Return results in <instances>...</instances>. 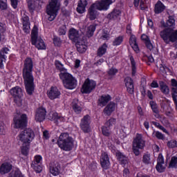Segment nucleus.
I'll return each mask as SVG.
<instances>
[{"label":"nucleus","mask_w":177,"mask_h":177,"mask_svg":"<svg viewBox=\"0 0 177 177\" xmlns=\"http://www.w3.org/2000/svg\"><path fill=\"white\" fill-rule=\"evenodd\" d=\"M160 71H161V73H162V74H167V73H168V71H169V68H168L167 66L160 64Z\"/></svg>","instance_id":"obj_59"},{"label":"nucleus","mask_w":177,"mask_h":177,"mask_svg":"<svg viewBox=\"0 0 177 177\" xmlns=\"http://www.w3.org/2000/svg\"><path fill=\"white\" fill-rule=\"evenodd\" d=\"M149 104H150L153 113H158V109H157V104L155 102L151 101L149 102Z\"/></svg>","instance_id":"obj_54"},{"label":"nucleus","mask_w":177,"mask_h":177,"mask_svg":"<svg viewBox=\"0 0 177 177\" xmlns=\"http://www.w3.org/2000/svg\"><path fill=\"white\" fill-rule=\"evenodd\" d=\"M129 42L133 50H135L136 53H139V46H138V44L136 43V37H135V35H132L130 37Z\"/></svg>","instance_id":"obj_33"},{"label":"nucleus","mask_w":177,"mask_h":177,"mask_svg":"<svg viewBox=\"0 0 177 177\" xmlns=\"http://www.w3.org/2000/svg\"><path fill=\"white\" fill-rule=\"evenodd\" d=\"M8 0H0V9L1 10H5L8 8Z\"/></svg>","instance_id":"obj_51"},{"label":"nucleus","mask_w":177,"mask_h":177,"mask_svg":"<svg viewBox=\"0 0 177 177\" xmlns=\"http://www.w3.org/2000/svg\"><path fill=\"white\" fill-rule=\"evenodd\" d=\"M32 67H34V65L32 64V59L30 57L26 58L24 61V67L23 70L24 78L33 77Z\"/></svg>","instance_id":"obj_10"},{"label":"nucleus","mask_w":177,"mask_h":177,"mask_svg":"<svg viewBox=\"0 0 177 177\" xmlns=\"http://www.w3.org/2000/svg\"><path fill=\"white\" fill-rule=\"evenodd\" d=\"M27 2L30 12H33L34 10H35V1H34V0H27Z\"/></svg>","instance_id":"obj_44"},{"label":"nucleus","mask_w":177,"mask_h":177,"mask_svg":"<svg viewBox=\"0 0 177 177\" xmlns=\"http://www.w3.org/2000/svg\"><path fill=\"white\" fill-rule=\"evenodd\" d=\"M53 44L55 45V46H60L62 44V40H60V38L58 37L54 36Z\"/></svg>","instance_id":"obj_56"},{"label":"nucleus","mask_w":177,"mask_h":177,"mask_svg":"<svg viewBox=\"0 0 177 177\" xmlns=\"http://www.w3.org/2000/svg\"><path fill=\"white\" fill-rule=\"evenodd\" d=\"M152 136L153 138H157V139H164V135L159 131H153Z\"/></svg>","instance_id":"obj_52"},{"label":"nucleus","mask_w":177,"mask_h":177,"mask_svg":"<svg viewBox=\"0 0 177 177\" xmlns=\"http://www.w3.org/2000/svg\"><path fill=\"white\" fill-rule=\"evenodd\" d=\"M91 116L85 115L81 120L80 128L84 132L88 133L91 131Z\"/></svg>","instance_id":"obj_15"},{"label":"nucleus","mask_w":177,"mask_h":177,"mask_svg":"<svg viewBox=\"0 0 177 177\" xmlns=\"http://www.w3.org/2000/svg\"><path fill=\"white\" fill-rule=\"evenodd\" d=\"M130 62L132 70V75H135V74H136V62H135L133 57L130 56Z\"/></svg>","instance_id":"obj_42"},{"label":"nucleus","mask_w":177,"mask_h":177,"mask_svg":"<svg viewBox=\"0 0 177 177\" xmlns=\"http://www.w3.org/2000/svg\"><path fill=\"white\" fill-rule=\"evenodd\" d=\"M122 41H124V37L122 36H119L113 41V45L115 46H118V45H121V44H122Z\"/></svg>","instance_id":"obj_46"},{"label":"nucleus","mask_w":177,"mask_h":177,"mask_svg":"<svg viewBox=\"0 0 177 177\" xmlns=\"http://www.w3.org/2000/svg\"><path fill=\"white\" fill-rule=\"evenodd\" d=\"M111 100V97L109 95H103L98 100V106L100 107H104Z\"/></svg>","instance_id":"obj_28"},{"label":"nucleus","mask_w":177,"mask_h":177,"mask_svg":"<svg viewBox=\"0 0 177 177\" xmlns=\"http://www.w3.org/2000/svg\"><path fill=\"white\" fill-rule=\"evenodd\" d=\"M171 95L173 100L177 106V81L175 79L171 80Z\"/></svg>","instance_id":"obj_20"},{"label":"nucleus","mask_w":177,"mask_h":177,"mask_svg":"<svg viewBox=\"0 0 177 177\" xmlns=\"http://www.w3.org/2000/svg\"><path fill=\"white\" fill-rule=\"evenodd\" d=\"M59 78L62 80L64 84V88L66 89H75L77 88V81L75 77H73L71 74L66 73H62L59 74Z\"/></svg>","instance_id":"obj_5"},{"label":"nucleus","mask_w":177,"mask_h":177,"mask_svg":"<svg viewBox=\"0 0 177 177\" xmlns=\"http://www.w3.org/2000/svg\"><path fill=\"white\" fill-rule=\"evenodd\" d=\"M45 117H46V109L42 107L37 109L35 113V121L37 122H42V121L45 120Z\"/></svg>","instance_id":"obj_17"},{"label":"nucleus","mask_w":177,"mask_h":177,"mask_svg":"<svg viewBox=\"0 0 177 177\" xmlns=\"http://www.w3.org/2000/svg\"><path fill=\"white\" fill-rule=\"evenodd\" d=\"M66 31H67V28L66 27L65 25L59 27V28L58 30V32H59V35H65Z\"/></svg>","instance_id":"obj_53"},{"label":"nucleus","mask_w":177,"mask_h":177,"mask_svg":"<svg viewBox=\"0 0 177 177\" xmlns=\"http://www.w3.org/2000/svg\"><path fill=\"white\" fill-rule=\"evenodd\" d=\"M116 158L120 162L121 165H127L128 164V157L124 155L122 153L118 151L116 152Z\"/></svg>","instance_id":"obj_31"},{"label":"nucleus","mask_w":177,"mask_h":177,"mask_svg":"<svg viewBox=\"0 0 177 177\" xmlns=\"http://www.w3.org/2000/svg\"><path fill=\"white\" fill-rule=\"evenodd\" d=\"M160 89L165 95L169 93V87L163 82H160Z\"/></svg>","instance_id":"obj_37"},{"label":"nucleus","mask_w":177,"mask_h":177,"mask_svg":"<svg viewBox=\"0 0 177 177\" xmlns=\"http://www.w3.org/2000/svg\"><path fill=\"white\" fill-rule=\"evenodd\" d=\"M50 172L52 174V175H54V176H57V175H58L59 173V167L51 166L50 167Z\"/></svg>","instance_id":"obj_48"},{"label":"nucleus","mask_w":177,"mask_h":177,"mask_svg":"<svg viewBox=\"0 0 177 177\" xmlns=\"http://www.w3.org/2000/svg\"><path fill=\"white\" fill-rule=\"evenodd\" d=\"M167 168V164L164 162V156L162 154L160 153L157 160V165L156 166V169L158 172H164Z\"/></svg>","instance_id":"obj_16"},{"label":"nucleus","mask_w":177,"mask_h":177,"mask_svg":"<svg viewBox=\"0 0 177 177\" xmlns=\"http://www.w3.org/2000/svg\"><path fill=\"white\" fill-rule=\"evenodd\" d=\"M62 93L60 90L56 86H52L47 91V96L50 100H55V99H59Z\"/></svg>","instance_id":"obj_14"},{"label":"nucleus","mask_w":177,"mask_h":177,"mask_svg":"<svg viewBox=\"0 0 177 177\" xmlns=\"http://www.w3.org/2000/svg\"><path fill=\"white\" fill-rule=\"evenodd\" d=\"M114 124H115V119L114 118H111L109 120H108L106 123V124L107 125V127H112V125H114Z\"/></svg>","instance_id":"obj_61"},{"label":"nucleus","mask_w":177,"mask_h":177,"mask_svg":"<svg viewBox=\"0 0 177 177\" xmlns=\"http://www.w3.org/2000/svg\"><path fill=\"white\" fill-rule=\"evenodd\" d=\"M76 48L79 53H84V52H86V49L88 47L86 46V44L85 43V41L80 39L76 41Z\"/></svg>","instance_id":"obj_25"},{"label":"nucleus","mask_w":177,"mask_h":177,"mask_svg":"<svg viewBox=\"0 0 177 177\" xmlns=\"http://www.w3.org/2000/svg\"><path fill=\"white\" fill-rule=\"evenodd\" d=\"M100 38L102 39H109L110 38V33L108 31L105 30L102 32V35H100Z\"/></svg>","instance_id":"obj_58"},{"label":"nucleus","mask_w":177,"mask_h":177,"mask_svg":"<svg viewBox=\"0 0 177 177\" xmlns=\"http://www.w3.org/2000/svg\"><path fill=\"white\" fill-rule=\"evenodd\" d=\"M115 109H117V104L114 102H110L104 109V114L106 115H111L113 111H115Z\"/></svg>","instance_id":"obj_30"},{"label":"nucleus","mask_w":177,"mask_h":177,"mask_svg":"<svg viewBox=\"0 0 177 177\" xmlns=\"http://www.w3.org/2000/svg\"><path fill=\"white\" fill-rule=\"evenodd\" d=\"M96 30V26L95 25H90L88 27H87L86 30V35L88 38H91L93 35V32H95V30Z\"/></svg>","instance_id":"obj_35"},{"label":"nucleus","mask_w":177,"mask_h":177,"mask_svg":"<svg viewBox=\"0 0 177 177\" xmlns=\"http://www.w3.org/2000/svg\"><path fill=\"white\" fill-rule=\"evenodd\" d=\"M164 10H165V6H164V4L161 1H158L155 5V13L158 15V13H161V12H164Z\"/></svg>","instance_id":"obj_34"},{"label":"nucleus","mask_w":177,"mask_h":177,"mask_svg":"<svg viewBox=\"0 0 177 177\" xmlns=\"http://www.w3.org/2000/svg\"><path fill=\"white\" fill-rule=\"evenodd\" d=\"M22 145L21 147V153L23 156H27L28 151H30V144H21Z\"/></svg>","instance_id":"obj_38"},{"label":"nucleus","mask_w":177,"mask_h":177,"mask_svg":"<svg viewBox=\"0 0 177 177\" xmlns=\"http://www.w3.org/2000/svg\"><path fill=\"white\" fill-rule=\"evenodd\" d=\"M169 168H177V154L171 157L169 163Z\"/></svg>","instance_id":"obj_39"},{"label":"nucleus","mask_w":177,"mask_h":177,"mask_svg":"<svg viewBox=\"0 0 177 177\" xmlns=\"http://www.w3.org/2000/svg\"><path fill=\"white\" fill-rule=\"evenodd\" d=\"M6 133V129H5V124L2 122H0V135H5Z\"/></svg>","instance_id":"obj_60"},{"label":"nucleus","mask_w":177,"mask_h":177,"mask_svg":"<svg viewBox=\"0 0 177 177\" xmlns=\"http://www.w3.org/2000/svg\"><path fill=\"white\" fill-rule=\"evenodd\" d=\"M26 93L28 95H32L35 89V86L34 85V77H24Z\"/></svg>","instance_id":"obj_13"},{"label":"nucleus","mask_w":177,"mask_h":177,"mask_svg":"<svg viewBox=\"0 0 177 177\" xmlns=\"http://www.w3.org/2000/svg\"><path fill=\"white\" fill-rule=\"evenodd\" d=\"M60 10V1L59 0H50L49 4L46 8V14L48 16V20L49 21H53L57 16V12Z\"/></svg>","instance_id":"obj_3"},{"label":"nucleus","mask_w":177,"mask_h":177,"mask_svg":"<svg viewBox=\"0 0 177 177\" xmlns=\"http://www.w3.org/2000/svg\"><path fill=\"white\" fill-rule=\"evenodd\" d=\"M23 30L26 34L30 33V19L28 16L24 15L22 17Z\"/></svg>","instance_id":"obj_23"},{"label":"nucleus","mask_w":177,"mask_h":177,"mask_svg":"<svg viewBox=\"0 0 177 177\" xmlns=\"http://www.w3.org/2000/svg\"><path fill=\"white\" fill-rule=\"evenodd\" d=\"M69 38L74 42H77V41L81 40L80 39V34L78 33V30L73 28L69 30Z\"/></svg>","instance_id":"obj_27"},{"label":"nucleus","mask_w":177,"mask_h":177,"mask_svg":"<svg viewBox=\"0 0 177 177\" xmlns=\"http://www.w3.org/2000/svg\"><path fill=\"white\" fill-rule=\"evenodd\" d=\"M121 17V10L118 8H115L109 14L107 15L106 17L109 20H117L120 19Z\"/></svg>","instance_id":"obj_22"},{"label":"nucleus","mask_w":177,"mask_h":177,"mask_svg":"<svg viewBox=\"0 0 177 177\" xmlns=\"http://www.w3.org/2000/svg\"><path fill=\"white\" fill-rule=\"evenodd\" d=\"M31 42L32 45H35L39 50L46 49L45 41H44L42 39L38 37V28L35 26L33 27L31 32Z\"/></svg>","instance_id":"obj_7"},{"label":"nucleus","mask_w":177,"mask_h":177,"mask_svg":"<svg viewBox=\"0 0 177 177\" xmlns=\"http://www.w3.org/2000/svg\"><path fill=\"white\" fill-rule=\"evenodd\" d=\"M57 145L62 150L70 151L74 147V140H73V138L68 133H63L59 137Z\"/></svg>","instance_id":"obj_2"},{"label":"nucleus","mask_w":177,"mask_h":177,"mask_svg":"<svg viewBox=\"0 0 177 177\" xmlns=\"http://www.w3.org/2000/svg\"><path fill=\"white\" fill-rule=\"evenodd\" d=\"M88 1L89 0H80L78 2L77 12V13H85L86 6L88 5Z\"/></svg>","instance_id":"obj_24"},{"label":"nucleus","mask_w":177,"mask_h":177,"mask_svg":"<svg viewBox=\"0 0 177 177\" xmlns=\"http://www.w3.org/2000/svg\"><path fill=\"white\" fill-rule=\"evenodd\" d=\"M12 125L14 128H16L17 129L26 127L27 125V115L22 114L14 118Z\"/></svg>","instance_id":"obj_12"},{"label":"nucleus","mask_w":177,"mask_h":177,"mask_svg":"<svg viewBox=\"0 0 177 177\" xmlns=\"http://www.w3.org/2000/svg\"><path fill=\"white\" fill-rule=\"evenodd\" d=\"M100 162L104 169H107L110 167V159L109 158V155H107L106 152L102 153Z\"/></svg>","instance_id":"obj_19"},{"label":"nucleus","mask_w":177,"mask_h":177,"mask_svg":"<svg viewBox=\"0 0 177 177\" xmlns=\"http://www.w3.org/2000/svg\"><path fill=\"white\" fill-rule=\"evenodd\" d=\"M72 107L76 114H80V113L82 111V106H81V102H80L78 100H73Z\"/></svg>","instance_id":"obj_32"},{"label":"nucleus","mask_w":177,"mask_h":177,"mask_svg":"<svg viewBox=\"0 0 177 177\" xmlns=\"http://www.w3.org/2000/svg\"><path fill=\"white\" fill-rule=\"evenodd\" d=\"M32 167L33 168L34 171L37 172V174H39V172H42V166L40 165H38L37 163L32 164Z\"/></svg>","instance_id":"obj_47"},{"label":"nucleus","mask_w":177,"mask_h":177,"mask_svg":"<svg viewBox=\"0 0 177 177\" xmlns=\"http://www.w3.org/2000/svg\"><path fill=\"white\" fill-rule=\"evenodd\" d=\"M35 137L34 131L31 129H26L19 133L17 136V140L18 143L30 145Z\"/></svg>","instance_id":"obj_4"},{"label":"nucleus","mask_w":177,"mask_h":177,"mask_svg":"<svg viewBox=\"0 0 177 177\" xmlns=\"http://www.w3.org/2000/svg\"><path fill=\"white\" fill-rule=\"evenodd\" d=\"M145 142L141 134H137L133 142V151L135 156H139L140 151L145 147Z\"/></svg>","instance_id":"obj_8"},{"label":"nucleus","mask_w":177,"mask_h":177,"mask_svg":"<svg viewBox=\"0 0 177 177\" xmlns=\"http://www.w3.org/2000/svg\"><path fill=\"white\" fill-rule=\"evenodd\" d=\"M160 35L165 44L177 41V30H174L171 28H165L162 30L160 31Z\"/></svg>","instance_id":"obj_6"},{"label":"nucleus","mask_w":177,"mask_h":177,"mask_svg":"<svg viewBox=\"0 0 177 177\" xmlns=\"http://www.w3.org/2000/svg\"><path fill=\"white\" fill-rule=\"evenodd\" d=\"M55 66L57 67V68H58V70H59L60 73L59 74H66L67 72V69H66L64 68V66H63V64H62V63H60L59 61H57L55 62Z\"/></svg>","instance_id":"obj_40"},{"label":"nucleus","mask_w":177,"mask_h":177,"mask_svg":"<svg viewBox=\"0 0 177 177\" xmlns=\"http://www.w3.org/2000/svg\"><path fill=\"white\" fill-rule=\"evenodd\" d=\"M115 0H101V1H96L88 9L87 17L90 20H95L97 19L99 13L96 10H109L110 5H113Z\"/></svg>","instance_id":"obj_1"},{"label":"nucleus","mask_w":177,"mask_h":177,"mask_svg":"<svg viewBox=\"0 0 177 177\" xmlns=\"http://www.w3.org/2000/svg\"><path fill=\"white\" fill-rule=\"evenodd\" d=\"M150 157V153H145L143 156L142 162L145 164V165H149V164H151V158Z\"/></svg>","instance_id":"obj_41"},{"label":"nucleus","mask_w":177,"mask_h":177,"mask_svg":"<svg viewBox=\"0 0 177 177\" xmlns=\"http://www.w3.org/2000/svg\"><path fill=\"white\" fill-rule=\"evenodd\" d=\"M141 39L142 41H144L145 44H146V42H148L149 41H150V38H149V36H147V35H142L141 36Z\"/></svg>","instance_id":"obj_63"},{"label":"nucleus","mask_w":177,"mask_h":177,"mask_svg":"<svg viewBox=\"0 0 177 177\" xmlns=\"http://www.w3.org/2000/svg\"><path fill=\"white\" fill-rule=\"evenodd\" d=\"M106 52H107V45L106 44H104L98 48L97 56L102 57L103 55H106Z\"/></svg>","instance_id":"obj_36"},{"label":"nucleus","mask_w":177,"mask_h":177,"mask_svg":"<svg viewBox=\"0 0 177 177\" xmlns=\"http://www.w3.org/2000/svg\"><path fill=\"white\" fill-rule=\"evenodd\" d=\"M124 85L127 88V92L132 95L135 90L133 86V80H132L131 77H126L124 80Z\"/></svg>","instance_id":"obj_21"},{"label":"nucleus","mask_w":177,"mask_h":177,"mask_svg":"<svg viewBox=\"0 0 177 177\" xmlns=\"http://www.w3.org/2000/svg\"><path fill=\"white\" fill-rule=\"evenodd\" d=\"M145 45H146V46H147V48H148V49H149V50H151V49H153V44H151V41L149 40V41H147L146 43H145Z\"/></svg>","instance_id":"obj_64"},{"label":"nucleus","mask_w":177,"mask_h":177,"mask_svg":"<svg viewBox=\"0 0 177 177\" xmlns=\"http://www.w3.org/2000/svg\"><path fill=\"white\" fill-rule=\"evenodd\" d=\"M12 169V164L5 162L3 163L0 167V174L2 175H5V174H8L10 172V170Z\"/></svg>","instance_id":"obj_29"},{"label":"nucleus","mask_w":177,"mask_h":177,"mask_svg":"<svg viewBox=\"0 0 177 177\" xmlns=\"http://www.w3.org/2000/svg\"><path fill=\"white\" fill-rule=\"evenodd\" d=\"M42 162V156L37 155L35 156L34 162L32 164H41Z\"/></svg>","instance_id":"obj_57"},{"label":"nucleus","mask_w":177,"mask_h":177,"mask_svg":"<svg viewBox=\"0 0 177 177\" xmlns=\"http://www.w3.org/2000/svg\"><path fill=\"white\" fill-rule=\"evenodd\" d=\"M8 177H21V172L19 169L12 171Z\"/></svg>","instance_id":"obj_49"},{"label":"nucleus","mask_w":177,"mask_h":177,"mask_svg":"<svg viewBox=\"0 0 177 177\" xmlns=\"http://www.w3.org/2000/svg\"><path fill=\"white\" fill-rule=\"evenodd\" d=\"M117 73H118V70H117V68H111V69H109L108 71L109 78H113V77H114V75H115V74H117Z\"/></svg>","instance_id":"obj_45"},{"label":"nucleus","mask_w":177,"mask_h":177,"mask_svg":"<svg viewBox=\"0 0 177 177\" xmlns=\"http://www.w3.org/2000/svg\"><path fill=\"white\" fill-rule=\"evenodd\" d=\"M102 134L104 136H110V135H111V131H110V127H102Z\"/></svg>","instance_id":"obj_50"},{"label":"nucleus","mask_w":177,"mask_h":177,"mask_svg":"<svg viewBox=\"0 0 177 177\" xmlns=\"http://www.w3.org/2000/svg\"><path fill=\"white\" fill-rule=\"evenodd\" d=\"M153 124L155 125V127H156L157 128H159V129H161V131L167 133V129H165L162 126L160 125V123L153 122Z\"/></svg>","instance_id":"obj_62"},{"label":"nucleus","mask_w":177,"mask_h":177,"mask_svg":"<svg viewBox=\"0 0 177 177\" xmlns=\"http://www.w3.org/2000/svg\"><path fill=\"white\" fill-rule=\"evenodd\" d=\"M48 118L50 121H53L55 124H58L59 122H64L66 121V118L60 115H59L56 112H51L49 114Z\"/></svg>","instance_id":"obj_18"},{"label":"nucleus","mask_w":177,"mask_h":177,"mask_svg":"<svg viewBox=\"0 0 177 177\" xmlns=\"http://www.w3.org/2000/svg\"><path fill=\"white\" fill-rule=\"evenodd\" d=\"M175 26V19L172 17H169L165 25V27H174Z\"/></svg>","instance_id":"obj_43"},{"label":"nucleus","mask_w":177,"mask_h":177,"mask_svg":"<svg viewBox=\"0 0 177 177\" xmlns=\"http://www.w3.org/2000/svg\"><path fill=\"white\" fill-rule=\"evenodd\" d=\"M9 53V48H4L0 51V67L3 68V65L6 62V56L5 55H8Z\"/></svg>","instance_id":"obj_26"},{"label":"nucleus","mask_w":177,"mask_h":177,"mask_svg":"<svg viewBox=\"0 0 177 177\" xmlns=\"http://www.w3.org/2000/svg\"><path fill=\"white\" fill-rule=\"evenodd\" d=\"M10 93L15 98L17 106H23V90L19 86H15L10 90Z\"/></svg>","instance_id":"obj_9"},{"label":"nucleus","mask_w":177,"mask_h":177,"mask_svg":"<svg viewBox=\"0 0 177 177\" xmlns=\"http://www.w3.org/2000/svg\"><path fill=\"white\" fill-rule=\"evenodd\" d=\"M96 88V82L93 80L86 79L81 88L82 93H91Z\"/></svg>","instance_id":"obj_11"},{"label":"nucleus","mask_w":177,"mask_h":177,"mask_svg":"<svg viewBox=\"0 0 177 177\" xmlns=\"http://www.w3.org/2000/svg\"><path fill=\"white\" fill-rule=\"evenodd\" d=\"M168 147L174 149V147H177V142L174 140H171L167 142Z\"/></svg>","instance_id":"obj_55"}]
</instances>
